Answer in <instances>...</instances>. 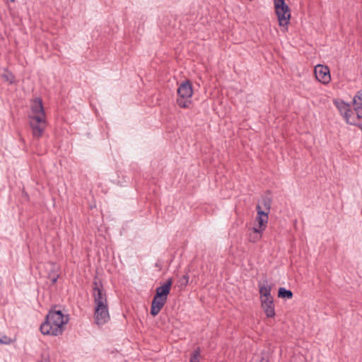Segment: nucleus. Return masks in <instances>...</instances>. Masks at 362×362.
I'll use <instances>...</instances> for the list:
<instances>
[{
  "mask_svg": "<svg viewBox=\"0 0 362 362\" xmlns=\"http://www.w3.org/2000/svg\"><path fill=\"white\" fill-rule=\"evenodd\" d=\"M6 2H14L15 1V0H6Z\"/></svg>",
  "mask_w": 362,
  "mask_h": 362,
  "instance_id": "28",
  "label": "nucleus"
},
{
  "mask_svg": "<svg viewBox=\"0 0 362 362\" xmlns=\"http://www.w3.org/2000/svg\"><path fill=\"white\" fill-rule=\"evenodd\" d=\"M258 286L261 299L272 298L271 295L272 286L269 285L267 279H264L262 283L259 282Z\"/></svg>",
  "mask_w": 362,
  "mask_h": 362,
  "instance_id": "14",
  "label": "nucleus"
},
{
  "mask_svg": "<svg viewBox=\"0 0 362 362\" xmlns=\"http://www.w3.org/2000/svg\"><path fill=\"white\" fill-rule=\"evenodd\" d=\"M275 13L280 26H287L290 23L291 11L285 0H274Z\"/></svg>",
  "mask_w": 362,
  "mask_h": 362,
  "instance_id": "2",
  "label": "nucleus"
},
{
  "mask_svg": "<svg viewBox=\"0 0 362 362\" xmlns=\"http://www.w3.org/2000/svg\"><path fill=\"white\" fill-rule=\"evenodd\" d=\"M293 292L291 290L286 289L284 287H280L278 290L279 298L291 299L293 298Z\"/></svg>",
  "mask_w": 362,
  "mask_h": 362,
  "instance_id": "16",
  "label": "nucleus"
},
{
  "mask_svg": "<svg viewBox=\"0 0 362 362\" xmlns=\"http://www.w3.org/2000/svg\"><path fill=\"white\" fill-rule=\"evenodd\" d=\"M2 78L6 81L9 82V83L13 84L15 83V76L8 70H6L5 73L2 74Z\"/></svg>",
  "mask_w": 362,
  "mask_h": 362,
  "instance_id": "21",
  "label": "nucleus"
},
{
  "mask_svg": "<svg viewBox=\"0 0 362 362\" xmlns=\"http://www.w3.org/2000/svg\"><path fill=\"white\" fill-rule=\"evenodd\" d=\"M30 125L33 130V135L35 137L40 138L44 132L45 127V118L40 117H29Z\"/></svg>",
  "mask_w": 362,
  "mask_h": 362,
  "instance_id": "5",
  "label": "nucleus"
},
{
  "mask_svg": "<svg viewBox=\"0 0 362 362\" xmlns=\"http://www.w3.org/2000/svg\"><path fill=\"white\" fill-rule=\"evenodd\" d=\"M261 306L267 317H274L275 316L273 297L261 299Z\"/></svg>",
  "mask_w": 362,
  "mask_h": 362,
  "instance_id": "9",
  "label": "nucleus"
},
{
  "mask_svg": "<svg viewBox=\"0 0 362 362\" xmlns=\"http://www.w3.org/2000/svg\"><path fill=\"white\" fill-rule=\"evenodd\" d=\"M256 211L257 213V216L256 218V221L258 223L257 230L259 231H264L265 230L267 223H268L269 216L267 212L263 211L262 206L259 204H257L256 206Z\"/></svg>",
  "mask_w": 362,
  "mask_h": 362,
  "instance_id": "8",
  "label": "nucleus"
},
{
  "mask_svg": "<svg viewBox=\"0 0 362 362\" xmlns=\"http://www.w3.org/2000/svg\"><path fill=\"white\" fill-rule=\"evenodd\" d=\"M177 95L182 98H191L193 94L192 83L189 80L182 82L177 88Z\"/></svg>",
  "mask_w": 362,
  "mask_h": 362,
  "instance_id": "10",
  "label": "nucleus"
},
{
  "mask_svg": "<svg viewBox=\"0 0 362 362\" xmlns=\"http://www.w3.org/2000/svg\"><path fill=\"white\" fill-rule=\"evenodd\" d=\"M173 281V278H169L162 286L157 287L154 297L167 300Z\"/></svg>",
  "mask_w": 362,
  "mask_h": 362,
  "instance_id": "7",
  "label": "nucleus"
},
{
  "mask_svg": "<svg viewBox=\"0 0 362 362\" xmlns=\"http://www.w3.org/2000/svg\"><path fill=\"white\" fill-rule=\"evenodd\" d=\"M352 103L358 118H362V100L355 101V98H353Z\"/></svg>",
  "mask_w": 362,
  "mask_h": 362,
  "instance_id": "18",
  "label": "nucleus"
},
{
  "mask_svg": "<svg viewBox=\"0 0 362 362\" xmlns=\"http://www.w3.org/2000/svg\"><path fill=\"white\" fill-rule=\"evenodd\" d=\"M31 110L34 114L32 117H40L45 118V113L42 105V100L40 98H35L31 105Z\"/></svg>",
  "mask_w": 362,
  "mask_h": 362,
  "instance_id": "11",
  "label": "nucleus"
},
{
  "mask_svg": "<svg viewBox=\"0 0 362 362\" xmlns=\"http://www.w3.org/2000/svg\"><path fill=\"white\" fill-rule=\"evenodd\" d=\"M190 98H182L178 96L177 99V105L182 108H186L189 107V104L191 103V101L189 100Z\"/></svg>",
  "mask_w": 362,
  "mask_h": 362,
  "instance_id": "19",
  "label": "nucleus"
},
{
  "mask_svg": "<svg viewBox=\"0 0 362 362\" xmlns=\"http://www.w3.org/2000/svg\"><path fill=\"white\" fill-rule=\"evenodd\" d=\"M200 349L197 348L194 350L190 356L189 362H199Z\"/></svg>",
  "mask_w": 362,
  "mask_h": 362,
  "instance_id": "23",
  "label": "nucleus"
},
{
  "mask_svg": "<svg viewBox=\"0 0 362 362\" xmlns=\"http://www.w3.org/2000/svg\"><path fill=\"white\" fill-rule=\"evenodd\" d=\"M58 270L59 266L57 264H48L47 278L51 281L52 284H54L59 279V274H58Z\"/></svg>",
  "mask_w": 362,
  "mask_h": 362,
  "instance_id": "15",
  "label": "nucleus"
},
{
  "mask_svg": "<svg viewBox=\"0 0 362 362\" xmlns=\"http://www.w3.org/2000/svg\"><path fill=\"white\" fill-rule=\"evenodd\" d=\"M93 297L95 306L108 305L107 294L103 288V285L101 281L95 279L93 282Z\"/></svg>",
  "mask_w": 362,
  "mask_h": 362,
  "instance_id": "3",
  "label": "nucleus"
},
{
  "mask_svg": "<svg viewBox=\"0 0 362 362\" xmlns=\"http://www.w3.org/2000/svg\"><path fill=\"white\" fill-rule=\"evenodd\" d=\"M94 321L98 325H103L107 323L110 319L108 305H95L94 308Z\"/></svg>",
  "mask_w": 362,
  "mask_h": 362,
  "instance_id": "4",
  "label": "nucleus"
},
{
  "mask_svg": "<svg viewBox=\"0 0 362 362\" xmlns=\"http://www.w3.org/2000/svg\"><path fill=\"white\" fill-rule=\"evenodd\" d=\"M315 74L316 78L324 84H327L331 81L330 71L328 66L317 64L315 66Z\"/></svg>",
  "mask_w": 362,
  "mask_h": 362,
  "instance_id": "6",
  "label": "nucleus"
},
{
  "mask_svg": "<svg viewBox=\"0 0 362 362\" xmlns=\"http://www.w3.org/2000/svg\"><path fill=\"white\" fill-rule=\"evenodd\" d=\"M69 320V315H64L61 310L51 309L41 324L40 330L43 335H61Z\"/></svg>",
  "mask_w": 362,
  "mask_h": 362,
  "instance_id": "1",
  "label": "nucleus"
},
{
  "mask_svg": "<svg viewBox=\"0 0 362 362\" xmlns=\"http://www.w3.org/2000/svg\"><path fill=\"white\" fill-rule=\"evenodd\" d=\"M166 302L167 300H165L153 296V300L151 302L150 311L151 315L153 317L156 316L160 313Z\"/></svg>",
  "mask_w": 362,
  "mask_h": 362,
  "instance_id": "12",
  "label": "nucleus"
},
{
  "mask_svg": "<svg viewBox=\"0 0 362 362\" xmlns=\"http://www.w3.org/2000/svg\"><path fill=\"white\" fill-rule=\"evenodd\" d=\"M262 231H259L257 228H252V233L249 235V241L251 243H257L262 238Z\"/></svg>",
  "mask_w": 362,
  "mask_h": 362,
  "instance_id": "17",
  "label": "nucleus"
},
{
  "mask_svg": "<svg viewBox=\"0 0 362 362\" xmlns=\"http://www.w3.org/2000/svg\"><path fill=\"white\" fill-rule=\"evenodd\" d=\"M262 204L263 205L264 209L263 211L267 212V214H269L272 206V199L268 197H264L262 198Z\"/></svg>",
  "mask_w": 362,
  "mask_h": 362,
  "instance_id": "20",
  "label": "nucleus"
},
{
  "mask_svg": "<svg viewBox=\"0 0 362 362\" xmlns=\"http://www.w3.org/2000/svg\"><path fill=\"white\" fill-rule=\"evenodd\" d=\"M257 362H269V360L264 356H262Z\"/></svg>",
  "mask_w": 362,
  "mask_h": 362,
  "instance_id": "26",
  "label": "nucleus"
},
{
  "mask_svg": "<svg viewBox=\"0 0 362 362\" xmlns=\"http://www.w3.org/2000/svg\"><path fill=\"white\" fill-rule=\"evenodd\" d=\"M354 98H355V101L362 100V89L357 92Z\"/></svg>",
  "mask_w": 362,
  "mask_h": 362,
  "instance_id": "24",
  "label": "nucleus"
},
{
  "mask_svg": "<svg viewBox=\"0 0 362 362\" xmlns=\"http://www.w3.org/2000/svg\"><path fill=\"white\" fill-rule=\"evenodd\" d=\"M38 362H49V361L47 359L45 358V359H42V360L39 361Z\"/></svg>",
  "mask_w": 362,
  "mask_h": 362,
  "instance_id": "27",
  "label": "nucleus"
},
{
  "mask_svg": "<svg viewBox=\"0 0 362 362\" xmlns=\"http://www.w3.org/2000/svg\"><path fill=\"white\" fill-rule=\"evenodd\" d=\"M334 103L339 110V111L340 112V113L341 115H344V117H346V119H348L351 115V113L352 112L351 110L350 105L349 103H345L342 100H334Z\"/></svg>",
  "mask_w": 362,
  "mask_h": 362,
  "instance_id": "13",
  "label": "nucleus"
},
{
  "mask_svg": "<svg viewBox=\"0 0 362 362\" xmlns=\"http://www.w3.org/2000/svg\"><path fill=\"white\" fill-rule=\"evenodd\" d=\"M10 341L11 340L6 336H3L2 338H0V344H8Z\"/></svg>",
  "mask_w": 362,
  "mask_h": 362,
  "instance_id": "25",
  "label": "nucleus"
},
{
  "mask_svg": "<svg viewBox=\"0 0 362 362\" xmlns=\"http://www.w3.org/2000/svg\"><path fill=\"white\" fill-rule=\"evenodd\" d=\"M189 281V276L187 274L183 275L177 281V286L180 288H185Z\"/></svg>",
  "mask_w": 362,
  "mask_h": 362,
  "instance_id": "22",
  "label": "nucleus"
}]
</instances>
